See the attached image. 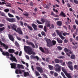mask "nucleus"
Returning <instances> with one entry per match:
<instances>
[{
    "label": "nucleus",
    "mask_w": 78,
    "mask_h": 78,
    "mask_svg": "<svg viewBox=\"0 0 78 78\" xmlns=\"http://www.w3.org/2000/svg\"><path fill=\"white\" fill-rule=\"evenodd\" d=\"M11 26H12L11 27H10V26L8 25V28L9 29H11L13 30H14L16 32H18V33H19V34H22V31L20 30V28H18L17 29H16L17 27L14 24H12L11 25Z\"/></svg>",
    "instance_id": "f257e3e1"
},
{
    "label": "nucleus",
    "mask_w": 78,
    "mask_h": 78,
    "mask_svg": "<svg viewBox=\"0 0 78 78\" xmlns=\"http://www.w3.org/2000/svg\"><path fill=\"white\" fill-rule=\"evenodd\" d=\"M24 49L25 51L29 54V55H31V54H32V55H36V53L31 50V47L28 46H24Z\"/></svg>",
    "instance_id": "f03ea898"
},
{
    "label": "nucleus",
    "mask_w": 78,
    "mask_h": 78,
    "mask_svg": "<svg viewBox=\"0 0 78 78\" xmlns=\"http://www.w3.org/2000/svg\"><path fill=\"white\" fill-rule=\"evenodd\" d=\"M44 40L46 41L47 42V45L49 47L53 45H55L56 43V41L54 40L52 41V43H51V40L48 39L46 38H44Z\"/></svg>",
    "instance_id": "7ed1b4c3"
},
{
    "label": "nucleus",
    "mask_w": 78,
    "mask_h": 78,
    "mask_svg": "<svg viewBox=\"0 0 78 78\" xmlns=\"http://www.w3.org/2000/svg\"><path fill=\"white\" fill-rule=\"evenodd\" d=\"M62 71L66 75V76H67L68 78H72V77L70 76V74H69L67 73V71H66V69L64 67H62Z\"/></svg>",
    "instance_id": "20e7f679"
},
{
    "label": "nucleus",
    "mask_w": 78,
    "mask_h": 78,
    "mask_svg": "<svg viewBox=\"0 0 78 78\" xmlns=\"http://www.w3.org/2000/svg\"><path fill=\"white\" fill-rule=\"evenodd\" d=\"M50 22L49 21H46L45 24V26L44 27V30L45 32L47 31V28H46V26L47 27H50V24H49Z\"/></svg>",
    "instance_id": "39448f33"
},
{
    "label": "nucleus",
    "mask_w": 78,
    "mask_h": 78,
    "mask_svg": "<svg viewBox=\"0 0 78 78\" xmlns=\"http://www.w3.org/2000/svg\"><path fill=\"white\" fill-rule=\"evenodd\" d=\"M44 48L45 49V51L44 50V48H42V47H40L39 48L40 50H41L43 53H48L50 52L49 50H48V49H47V48Z\"/></svg>",
    "instance_id": "423d86ee"
},
{
    "label": "nucleus",
    "mask_w": 78,
    "mask_h": 78,
    "mask_svg": "<svg viewBox=\"0 0 78 78\" xmlns=\"http://www.w3.org/2000/svg\"><path fill=\"white\" fill-rule=\"evenodd\" d=\"M56 32L58 34L59 37L61 38L62 40H64L65 39V37L62 36V31H61L60 33H59V31L58 30H56Z\"/></svg>",
    "instance_id": "0eeeda50"
},
{
    "label": "nucleus",
    "mask_w": 78,
    "mask_h": 78,
    "mask_svg": "<svg viewBox=\"0 0 78 78\" xmlns=\"http://www.w3.org/2000/svg\"><path fill=\"white\" fill-rule=\"evenodd\" d=\"M11 57L9 58L10 59L11 61L12 62H13L14 61L16 62H17V60L16 59V58L15 57L13 56L12 54L10 55Z\"/></svg>",
    "instance_id": "6e6552de"
},
{
    "label": "nucleus",
    "mask_w": 78,
    "mask_h": 78,
    "mask_svg": "<svg viewBox=\"0 0 78 78\" xmlns=\"http://www.w3.org/2000/svg\"><path fill=\"white\" fill-rule=\"evenodd\" d=\"M0 51L1 52H2V55L5 56L6 55L7 56V58H9V53L8 52H5L3 51V50H2V49L0 48Z\"/></svg>",
    "instance_id": "1a4fd4ad"
},
{
    "label": "nucleus",
    "mask_w": 78,
    "mask_h": 78,
    "mask_svg": "<svg viewBox=\"0 0 78 78\" xmlns=\"http://www.w3.org/2000/svg\"><path fill=\"white\" fill-rule=\"evenodd\" d=\"M66 63L68 65V67L71 70H73V66L71 65V64H72V63L71 62H66Z\"/></svg>",
    "instance_id": "9d476101"
},
{
    "label": "nucleus",
    "mask_w": 78,
    "mask_h": 78,
    "mask_svg": "<svg viewBox=\"0 0 78 78\" xmlns=\"http://www.w3.org/2000/svg\"><path fill=\"white\" fill-rule=\"evenodd\" d=\"M56 68L55 69V71L56 72H60L61 71V67L59 65L57 64L55 66Z\"/></svg>",
    "instance_id": "9b49d317"
},
{
    "label": "nucleus",
    "mask_w": 78,
    "mask_h": 78,
    "mask_svg": "<svg viewBox=\"0 0 78 78\" xmlns=\"http://www.w3.org/2000/svg\"><path fill=\"white\" fill-rule=\"evenodd\" d=\"M6 20L9 21L10 22H14L16 21V19L15 18H6Z\"/></svg>",
    "instance_id": "f8f14e48"
},
{
    "label": "nucleus",
    "mask_w": 78,
    "mask_h": 78,
    "mask_svg": "<svg viewBox=\"0 0 78 78\" xmlns=\"http://www.w3.org/2000/svg\"><path fill=\"white\" fill-rule=\"evenodd\" d=\"M23 72H24V71L20 69H16L15 71V73H16V74H19V73L21 74Z\"/></svg>",
    "instance_id": "ddd939ff"
},
{
    "label": "nucleus",
    "mask_w": 78,
    "mask_h": 78,
    "mask_svg": "<svg viewBox=\"0 0 78 78\" xmlns=\"http://www.w3.org/2000/svg\"><path fill=\"white\" fill-rule=\"evenodd\" d=\"M0 44L2 46H3L4 48H5L6 50H7L8 48V46L7 45H6L4 43H2V42L1 41H0Z\"/></svg>",
    "instance_id": "4468645a"
},
{
    "label": "nucleus",
    "mask_w": 78,
    "mask_h": 78,
    "mask_svg": "<svg viewBox=\"0 0 78 78\" xmlns=\"http://www.w3.org/2000/svg\"><path fill=\"white\" fill-rule=\"evenodd\" d=\"M10 65L11 66V68L12 69H16L17 67H16V64L15 63H11Z\"/></svg>",
    "instance_id": "2eb2a0df"
},
{
    "label": "nucleus",
    "mask_w": 78,
    "mask_h": 78,
    "mask_svg": "<svg viewBox=\"0 0 78 78\" xmlns=\"http://www.w3.org/2000/svg\"><path fill=\"white\" fill-rule=\"evenodd\" d=\"M26 43L28 45H31L33 48H34V45L31 42H29L28 41H26Z\"/></svg>",
    "instance_id": "dca6fc26"
},
{
    "label": "nucleus",
    "mask_w": 78,
    "mask_h": 78,
    "mask_svg": "<svg viewBox=\"0 0 78 78\" xmlns=\"http://www.w3.org/2000/svg\"><path fill=\"white\" fill-rule=\"evenodd\" d=\"M65 51L66 52V53H67V52H68V53H69L70 54H71L72 53V52L71 51L68 50L67 48H65L64 49Z\"/></svg>",
    "instance_id": "f3484780"
},
{
    "label": "nucleus",
    "mask_w": 78,
    "mask_h": 78,
    "mask_svg": "<svg viewBox=\"0 0 78 78\" xmlns=\"http://www.w3.org/2000/svg\"><path fill=\"white\" fill-rule=\"evenodd\" d=\"M9 39L11 40V41H12L13 42H14V38L11 35H9Z\"/></svg>",
    "instance_id": "a211bd4d"
},
{
    "label": "nucleus",
    "mask_w": 78,
    "mask_h": 78,
    "mask_svg": "<svg viewBox=\"0 0 78 78\" xmlns=\"http://www.w3.org/2000/svg\"><path fill=\"white\" fill-rule=\"evenodd\" d=\"M36 68L37 69V70H38V71L40 72V73H42V69L41 68L39 67H37Z\"/></svg>",
    "instance_id": "6ab92c4d"
},
{
    "label": "nucleus",
    "mask_w": 78,
    "mask_h": 78,
    "mask_svg": "<svg viewBox=\"0 0 78 78\" xmlns=\"http://www.w3.org/2000/svg\"><path fill=\"white\" fill-rule=\"evenodd\" d=\"M32 27H33V28H34V30H37V26L36 25L33 24L32 25Z\"/></svg>",
    "instance_id": "aec40b11"
},
{
    "label": "nucleus",
    "mask_w": 78,
    "mask_h": 78,
    "mask_svg": "<svg viewBox=\"0 0 78 78\" xmlns=\"http://www.w3.org/2000/svg\"><path fill=\"white\" fill-rule=\"evenodd\" d=\"M29 75V73L28 72H24V76L26 77Z\"/></svg>",
    "instance_id": "412c9836"
},
{
    "label": "nucleus",
    "mask_w": 78,
    "mask_h": 78,
    "mask_svg": "<svg viewBox=\"0 0 78 78\" xmlns=\"http://www.w3.org/2000/svg\"><path fill=\"white\" fill-rule=\"evenodd\" d=\"M21 62H22V63L23 64H25L27 66V67H28V63H25V62H24V61H23L22 60L21 61Z\"/></svg>",
    "instance_id": "4be33fe9"
},
{
    "label": "nucleus",
    "mask_w": 78,
    "mask_h": 78,
    "mask_svg": "<svg viewBox=\"0 0 78 78\" xmlns=\"http://www.w3.org/2000/svg\"><path fill=\"white\" fill-rule=\"evenodd\" d=\"M57 41L59 44H62V41L61 40H59V39L57 38Z\"/></svg>",
    "instance_id": "5701e85b"
},
{
    "label": "nucleus",
    "mask_w": 78,
    "mask_h": 78,
    "mask_svg": "<svg viewBox=\"0 0 78 78\" xmlns=\"http://www.w3.org/2000/svg\"><path fill=\"white\" fill-rule=\"evenodd\" d=\"M57 25L58 26H61L62 25V22L61 21H58L57 22Z\"/></svg>",
    "instance_id": "b1692460"
},
{
    "label": "nucleus",
    "mask_w": 78,
    "mask_h": 78,
    "mask_svg": "<svg viewBox=\"0 0 78 78\" xmlns=\"http://www.w3.org/2000/svg\"><path fill=\"white\" fill-rule=\"evenodd\" d=\"M9 52L11 53H14V50L12 49H9Z\"/></svg>",
    "instance_id": "393cba45"
},
{
    "label": "nucleus",
    "mask_w": 78,
    "mask_h": 78,
    "mask_svg": "<svg viewBox=\"0 0 78 78\" xmlns=\"http://www.w3.org/2000/svg\"><path fill=\"white\" fill-rule=\"evenodd\" d=\"M60 16H63L64 17H66V16L65 15V13H64L62 12L60 14Z\"/></svg>",
    "instance_id": "a878e982"
},
{
    "label": "nucleus",
    "mask_w": 78,
    "mask_h": 78,
    "mask_svg": "<svg viewBox=\"0 0 78 78\" xmlns=\"http://www.w3.org/2000/svg\"><path fill=\"white\" fill-rule=\"evenodd\" d=\"M48 66L51 70H53V66L50 65H48Z\"/></svg>",
    "instance_id": "bb28decb"
},
{
    "label": "nucleus",
    "mask_w": 78,
    "mask_h": 78,
    "mask_svg": "<svg viewBox=\"0 0 78 78\" xmlns=\"http://www.w3.org/2000/svg\"><path fill=\"white\" fill-rule=\"evenodd\" d=\"M41 21L43 23H44V22H46V20L44 19L43 18H42L41 19Z\"/></svg>",
    "instance_id": "cd10ccee"
},
{
    "label": "nucleus",
    "mask_w": 78,
    "mask_h": 78,
    "mask_svg": "<svg viewBox=\"0 0 78 78\" xmlns=\"http://www.w3.org/2000/svg\"><path fill=\"white\" fill-rule=\"evenodd\" d=\"M63 36H65L66 35H69V34L66 32H64L63 33Z\"/></svg>",
    "instance_id": "c85d7f7f"
},
{
    "label": "nucleus",
    "mask_w": 78,
    "mask_h": 78,
    "mask_svg": "<svg viewBox=\"0 0 78 78\" xmlns=\"http://www.w3.org/2000/svg\"><path fill=\"white\" fill-rule=\"evenodd\" d=\"M55 61L56 63H59V60L58 59H55Z\"/></svg>",
    "instance_id": "c756f323"
},
{
    "label": "nucleus",
    "mask_w": 78,
    "mask_h": 78,
    "mask_svg": "<svg viewBox=\"0 0 78 78\" xmlns=\"http://www.w3.org/2000/svg\"><path fill=\"white\" fill-rule=\"evenodd\" d=\"M71 59H74L75 58V56L73 55H72L71 56Z\"/></svg>",
    "instance_id": "7c9ffc66"
},
{
    "label": "nucleus",
    "mask_w": 78,
    "mask_h": 78,
    "mask_svg": "<svg viewBox=\"0 0 78 78\" xmlns=\"http://www.w3.org/2000/svg\"><path fill=\"white\" fill-rule=\"evenodd\" d=\"M58 58H60V59H64L65 58V57L63 56H61L60 57H58Z\"/></svg>",
    "instance_id": "2f4dec72"
},
{
    "label": "nucleus",
    "mask_w": 78,
    "mask_h": 78,
    "mask_svg": "<svg viewBox=\"0 0 78 78\" xmlns=\"http://www.w3.org/2000/svg\"><path fill=\"white\" fill-rule=\"evenodd\" d=\"M67 19L68 20V23H67V22H66V23L68 25V24H69V20H70V22H72V21L71 20H70V19H69V18H67Z\"/></svg>",
    "instance_id": "473e14b6"
},
{
    "label": "nucleus",
    "mask_w": 78,
    "mask_h": 78,
    "mask_svg": "<svg viewBox=\"0 0 78 78\" xmlns=\"http://www.w3.org/2000/svg\"><path fill=\"white\" fill-rule=\"evenodd\" d=\"M8 15L10 17H14V16L9 13L8 14Z\"/></svg>",
    "instance_id": "72a5a7b5"
},
{
    "label": "nucleus",
    "mask_w": 78,
    "mask_h": 78,
    "mask_svg": "<svg viewBox=\"0 0 78 78\" xmlns=\"http://www.w3.org/2000/svg\"><path fill=\"white\" fill-rule=\"evenodd\" d=\"M43 6L44 7V8H48V5H46L45 4H44Z\"/></svg>",
    "instance_id": "f704fd0d"
},
{
    "label": "nucleus",
    "mask_w": 78,
    "mask_h": 78,
    "mask_svg": "<svg viewBox=\"0 0 78 78\" xmlns=\"http://www.w3.org/2000/svg\"><path fill=\"white\" fill-rule=\"evenodd\" d=\"M5 30V27H3L2 28H0V32H1V31H3Z\"/></svg>",
    "instance_id": "c9c22d12"
},
{
    "label": "nucleus",
    "mask_w": 78,
    "mask_h": 78,
    "mask_svg": "<svg viewBox=\"0 0 78 78\" xmlns=\"http://www.w3.org/2000/svg\"><path fill=\"white\" fill-rule=\"evenodd\" d=\"M17 67L18 69H20L21 65L18 64H17Z\"/></svg>",
    "instance_id": "e433bc0d"
},
{
    "label": "nucleus",
    "mask_w": 78,
    "mask_h": 78,
    "mask_svg": "<svg viewBox=\"0 0 78 78\" xmlns=\"http://www.w3.org/2000/svg\"><path fill=\"white\" fill-rule=\"evenodd\" d=\"M27 27H28V28H29V30H33V28H32V27H30V26H28Z\"/></svg>",
    "instance_id": "4c0bfd02"
},
{
    "label": "nucleus",
    "mask_w": 78,
    "mask_h": 78,
    "mask_svg": "<svg viewBox=\"0 0 78 78\" xmlns=\"http://www.w3.org/2000/svg\"><path fill=\"white\" fill-rule=\"evenodd\" d=\"M57 48H58V49L59 50H61L62 49V48L60 46H58L57 47Z\"/></svg>",
    "instance_id": "58836bf2"
},
{
    "label": "nucleus",
    "mask_w": 78,
    "mask_h": 78,
    "mask_svg": "<svg viewBox=\"0 0 78 78\" xmlns=\"http://www.w3.org/2000/svg\"><path fill=\"white\" fill-rule=\"evenodd\" d=\"M4 11L6 12H9V9H6L4 10Z\"/></svg>",
    "instance_id": "ea45409f"
},
{
    "label": "nucleus",
    "mask_w": 78,
    "mask_h": 78,
    "mask_svg": "<svg viewBox=\"0 0 78 78\" xmlns=\"http://www.w3.org/2000/svg\"><path fill=\"white\" fill-rule=\"evenodd\" d=\"M74 68L75 69H78V66L77 65H76L74 66Z\"/></svg>",
    "instance_id": "a19ab883"
},
{
    "label": "nucleus",
    "mask_w": 78,
    "mask_h": 78,
    "mask_svg": "<svg viewBox=\"0 0 78 78\" xmlns=\"http://www.w3.org/2000/svg\"><path fill=\"white\" fill-rule=\"evenodd\" d=\"M35 74L37 76H39L40 74L39 73L36 71H35Z\"/></svg>",
    "instance_id": "79ce46f5"
},
{
    "label": "nucleus",
    "mask_w": 78,
    "mask_h": 78,
    "mask_svg": "<svg viewBox=\"0 0 78 78\" xmlns=\"http://www.w3.org/2000/svg\"><path fill=\"white\" fill-rule=\"evenodd\" d=\"M37 23H38V24H40V25L42 24V23H41V22L39 21V20H37Z\"/></svg>",
    "instance_id": "37998d69"
},
{
    "label": "nucleus",
    "mask_w": 78,
    "mask_h": 78,
    "mask_svg": "<svg viewBox=\"0 0 78 78\" xmlns=\"http://www.w3.org/2000/svg\"><path fill=\"white\" fill-rule=\"evenodd\" d=\"M50 59V58H46V61L47 62H48L49 61V60Z\"/></svg>",
    "instance_id": "c03bdc74"
},
{
    "label": "nucleus",
    "mask_w": 78,
    "mask_h": 78,
    "mask_svg": "<svg viewBox=\"0 0 78 78\" xmlns=\"http://www.w3.org/2000/svg\"><path fill=\"white\" fill-rule=\"evenodd\" d=\"M35 58V56L33 55H31L30 56V58L31 59H33V58Z\"/></svg>",
    "instance_id": "a18cd8bd"
},
{
    "label": "nucleus",
    "mask_w": 78,
    "mask_h": 78,
    "mask_svg": "<svg viewBox=\"0 0 78 78\" xmlns=\"http://www.w3.org/2000/svg\"><path fill=\"white\" fill-rule=\"evenodd\" d=\"M16 38H17V39H18V40L19 41H21V39H21V38H20V37H17Z\"/></svg>",
    "instance_id": "49530a36"
},
{
    "label": "nucleus",
    "mask_w": 78,
    "mask_h": 78,
    "mask_svg": "<svg viewBox=\"0 0 78 78\" xmlns=\"http://www.w3.org/2000/svg\"><path fill=\"white\" fill-rule=\"evenodd\" d=\"M41 34L43 36H45V33L44 32H41Z\"/></svg>",
    "instance_id": "de8ad7c7"
},
{
    "label": "nucleus",
    "mask_w": 78,
    "mask_h": 78,
    "mask_svg": "<svg viewBox=\"0 0 78 78\" xmlns=\"http://www.w3.org/2000/svg\"><path fill=\"white\" fill-rule=\"evenodd\" d=\"M74 2L75 3H76V4H78V1H77L76 0H74Z\"/></svg>",
    "instance_id": "09e8293b"
},
{
    "label": "nucleus",
    "mask_w": 78,
    "mask_h": 78,
    "mask_svg": "<svg viewBox=\"0 0 78 78\" xmlns=\"http://www.w3.org/2000/svg\"><path fill=\"white\" fill-rule=\"evenodd\" d=\"M77 47H78L77 46H73V49H76V48Z\"/></svg>",
    "instance_id": "8fccbe9b"
},
{
    "label": "nucleus",
    "mask_w": 78,
    "mask_h": 78,
    "mask_svg": "<svg viewBox=\"0 0 78 78\" xmlns=\"http://www.w3.org/2000/svg\"><path fill=\"white\" fill-rule=\"evenodd\" d=\"M75 22L76 23V24L77 25H78V20H75Z\"/></svg>",
    "instance_id": "3c124183"
},
{
    "label": "nucleus",
    "mask_w": 78,
    "mask_h": 78,
    "mask_svg": "<svg viewBox=\"0 0 78 78\" xmlns=\"http://www.w3.org/2000/svg\"><path fill=\"white\" fill-rule=\"evenodd\" d=\"M54 75L55 76H58V74L56 73H55Z\"/></svg>",
    "instance_id": "603ef678"
},
{
    "label": "nucleus",
    "mask_w": 78,
    "mask_h": 78,
    "mask_svg": "<svg viewBox=\"0 0 78 78\" xmlns=\"http://www.w3.org/2000/svg\"><path fill=\"white\" fill-rule=\"evenodd\" d=\"M61 75L63 77H64L65 76V75L64 74V73L62 72L61 73Z\"/></svg>",
    "instance_id": "864d4df0"
},
{
    "label": "nucleus",
    "mask_w": 78,
    "mask_h": 78,
    "mask_svg": "<svg viewBox=\"0 0 78 78\" xmlns=\"http://www.w3.org/2000/svg\"><path fill=\"white\" fill-rule=\"evenodd\" d=\"M23 14L24 16H28V13H26V14L23 13Z\"/></svg>",
    "instance_id": "5fc2aeb1"
},
{
    "label": "nucleus",
    "mask_w": 78,
    "mask_h": 78,
    "mask_svg": "<svg viewBox=\"0 0 78 78\" xmlns=\"http://www.w3.org/2000/svg\"><path fill=\"white\" fill-rule=\"evenodd\" d=\"M22 51H20L19 54V56H21V55H22Z\"/></svg>",
    "instance_id": "6e6d98bb"
},
{
    "label": "nucleus",
    "mask_w": 78,
    "mask_h": 78,
    "mask_svg": "<svg viewBox=\"0 0 78 78\" xmlns=\"http://www.w3.org/2000/svg\"><path fill=\"white\" fill-rule=\"evenodd\" d=\"M4 4H5V3L2 2H0V5H4Z\"/></svg>",
    "instance_id": "4d7b16f0"
},
{
    "label": "nucleus",
    "mask_w": 78,
    "mask_h": 78,
    "mask_svg": "<svg viewBox=\"0 0 78 78\" xmlns=\"http://www.w3.org/2000/svg\"><path fill=\"white\" fill-rule=\"evenodd\" d=\"M56 36V34H55V33H54L52 34V36H53L54 37H55Z\"/></svg>",
    "instance_id": "13d9d810"
},
{
    "label": "nucleus",
    "mask_w": 78,
    "mask_h": 78,
    "mask_svg": "<svg viewBox=\"0 0 78 78\" xmlns=\"http://www.w3.org/2000/svg\"><path fill=\"white\" fill-rule=\"evenodd\" d=\"M16 18L17 19V20H20V17L18 16H16Z\"/></svg>",
    "instance_id": "bf43d9fd"
},
{
    "label": "nucleus",
    "mask_w": 78,
    "mask_h": 78,
    "mask_svg": "<svg viewBox=\"0 0 78 78\" xmlns=\"http://www.w3.org/2000/svg\"><path fill=\"white\" fill-rule=\"evenodd\" d=\"M1 15L2 16H5V13L4 12L1 13Z\"/></svg>",
    "instance_id": "052dcab7"
},
{
    "label": "nucleus",
    "mask_w": 78,
    "mask_h": 78,
    "mask_svg": "<svg viewBox=\"0 0 78 78\" xmlns=\"http://www.w3.org/2000/svg\"><path fill=\"white\" fill-rule=\"evenodd\" d=\"M21 69H24V66H23V65H21Z\"/></svg>",
    "instance_id": "680f3d73"
},
{
    "label": "nucleus",
    "mask_w": 78,
    "mask_h": 78,
    "mask_svg": "<svg viewBox=\"0 0 78 78\" xmlns=\"http://www.w3.org/2000/svg\"><path fill=\"white\" fill-rule=\"evenodd\" d=\"M38 27L40 28H43V26L42 25H39Z\"/></svg>",
    "instance_id": "e2e57ef3"
},
{
    "label": "nucleus",
    "mask_w": 78,
    "mask_h": 78,
    "mask_svg": "<svg viewBox=\"0 0 78 78\" xmlns=\"http://www.w3.org/2000/svg\"><path fill=\"white\" fill-rule=\"evenodd\" d=\"M15 44L16 45H17V46L19 45V44H18V43H17V41L15 42Z\"/></svg>",
    "instance_id": "0e129e2a"
},
{
    "label": "nucleus",
    "mask_w": 78,
    "mask_h": 78,
    "mask_svg": "<svg viewBox=\"0 0 78 78\" xmlns=\"http://www.w3.org/2000/svg\"><path fill=\"white\" fill-rule=\"evenodd\" d=\"M26 57L27 59H29V57L28 55H26Z\"/></svg>",
    "instance_id": "69168bd1"
},
{
    "label": "nucleus",
    "mask_w": 78,
    "mask_h": 78,
    "mask_svg": "<svg viewBox=\"0 0 78 78\" xmlns=\"http://www.w3.org/2000/svg\"><path fill=\"white\" fill-rule=\"evenodd\" d=\"M35 58H36L37 60H39V57L37 56H35Z\"/></svg>",
    "instance_id": "338daca9"
},
{
    "label": "nucleus",
    "mask_w": 78,
    "mask_h": 78,
    "mask_svg": "<svg viewBox=\"0 0 78 78\" xmlns=\"http://www.w3.org/2000/svg\"><path fill=\"white\" fill-rule=\"evenodd\" d=\"M76 40L78 41V36L76 37Z\"/></svg>",
    "instance_id": "774afa93"
}]
</instances>
